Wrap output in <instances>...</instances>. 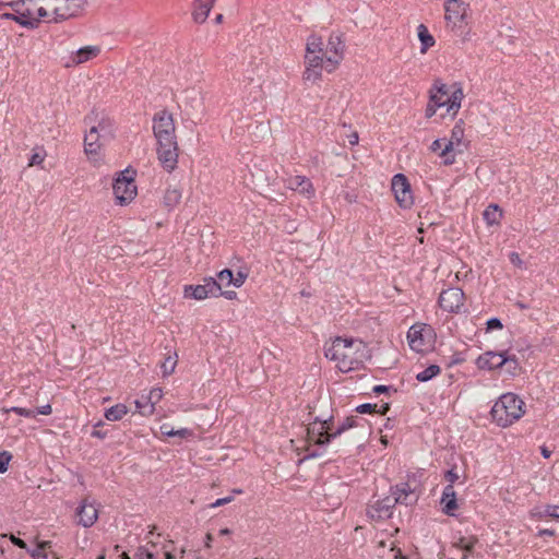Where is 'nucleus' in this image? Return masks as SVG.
Masks as SVG:
<instances>
[{
	"label": "nucleus",
	"instance_id": "obj_1",
	"mask_svg": "<svg viewBox=\"0 0 559 559\" xmlns=\"http://www.w3.org/2000/svg\"><path fill=\"white\" fill-rule=\"evenodd\" d=\"M173 115L162 110L154 115L153 132L157 141V156L164 169L173 171L178 163V143Z\"/></svg>",
	"mask_w": 559,
	"mask_h": 559
},
{
	"label": "nucleus",
	"instance_id": "obj_2",
	"mask_svg": "<svg viewBox=\"0 0 559 559\" xmlns=\"http://www.w3.org/2000/svg\"><path fill=\"white\" fill-rule=\"evenodd\" d=\"M367 346L358 338L337 336L325 345V357L342 372L358 368L366 357Z\"/></svg>",
	"mask_w": 559,
	"mask_h": 559
},
{
	"label": "nucleus",
	"instance_id": "obj_3",
	"mask_svg": "<svg viewBox=\"0 0 559 559\" xmlns=\"http://www.w3.org/2000/svg\"><path fill=\"white\" fill-rule=\"evenodd\" d=\"M325 56L326 50L322 38L310 35L306 44V68L302 73L305 82L317 83L322 79V71L325 70Z\"/></svg>",
	"mask_w": 559,
	"mask_h": 559
},
{
	"label": "nucleus",
	"instance_id": "obj_4",
	"mask_svg": "<svg viewBox=\"0 0 559 559\" xmlns=\"http://www.w3.org/2000/svg\"><path fill=\"white\" fill-rule=\"evenodd\" d=\"M464 96L462 83L460 82L448 85L441 80H436L429 91L431 102H435L440 108L447 107V111L452 117H455L459 112Z\"/></svg>",
	"mask_w": 559,
	"mask_h": 559
},
{
	"label": "nucleus",
	"instance_id": "obj_5",
	"mask_svg": "<svg viewBox=\"0 0 559 559\" xmlns=\"http://www.w3.org/2000/svg\"><path fill=\"white\" fill-rule=\"evenodd\" d=\"M37 7L38 16L47 23H58L80 14L85 0H40Z\"/></svg>",
	"mask_w": 559,
	"mask_h": 559
},
{
	"label": "nucleus",
	"instance_id": "obj_6",
	"mask_svg": "<svg viewBox=\"0 0 559 559\" xmlns=\"http://www.w3.org/2000/svg\"><path fill=\"white\" fill-rule=\"evenodd\" d=\"M525 403L514 393L502 394L491 408V417L500 427L511 426L525 414Z\"/></svg>",
	"mask_w": 559,
	"mask_h": 559
},
{
	"label": "nucleus",
	"instance_id": "obj_7",
	"mask_svg": "<svg viewBox=\"0 0 559 559\" xmlns=\"http://www.w3.org/2000/svg\"><path fill=\"white\" fill-rule=\"evenodd\" d=\"M469 4L463 0H447L444 2L445 27L454 35L466 39L467 16Z\"/></svg>",
	"mask_w": 559,
	"mask_h": 559
},
{
	"label": "nucleus",
	"instance_id": "obj_8",
	"mask_svg": "<svg viewBox=\"0 0 559 559\" xmlns=\"http://www.w3.org/2000/svg\"><path fill=\"white\" fill-rule=\"evenodd\" d=\"M333 414H317L313 421L309 423L307 428L308 441L314 445H325L333 437L330 433L333 431Z\"/></svg>",
	"mask_w": 559,
	"mask_h": 559
},
{
	"label": "nucleus",
	"instance_id": "obj_9",
	"mask_svg": "<svg viewBox=\"0 0 559 559\" xmlns=\"http://www.w3.org/2000/svg\"><path fill=\"white\" fill-rule=\"evenodd\" d=\"M465 130L463 120H459L452 131L451 136L447 140L439 156L443 157L444 165H452L455 163V154H462L467 147V142L464 140Z\"/></svg>",
	"mask_w": 559,
	"mask_h": 559
},
{
	"label": "nucleus",
	"instance_id": "obj_10",
	"mask_svg": "<svg viewBox=\"0 0 559 559\" xmlns=\"http://www.w3.org/2000/svg\"><path fill=\"white\" fill-rule=\"evenodd\" d=\"M128 169L122 171L112 185V192L116 199V204L119 206H127L138 193L134 179L132 176H128Z\"/></svg>",
	"mask_w": 559,
	"mask_h": 559
},
{
	"label": "nucleus",
	"instance_id": "obj_11",
	"mask_svg": "<svg viewBox=\"0 0 559 559\" xmlns=\"http://www.w3.org/2000/svg\"><path fill=\"white\" fill-rule=\"evenodd\" d=\"M325 71L331 73L337 69L344 58L345 44L341 34L332 33L326 43Z\"/></svg>",
	"mask_w": 559,
	"mask_h": 559
},
{
	"label": "nucleus",
	"instance_id": "obj_12",
	"mask_svg": "<svg viewBox=\"0 0 559 559\" xmlns=\"http://www.w3.org/2000/svg\"><path fill=\"white\" fill-rule=\"evenodd\" d=\"M221 290V284H217L213 277H206L203 280V284L200 285H187L183 289L186 298H192L195 300H203L207 297L218 296Z\"/></svg>",
	"mask_w": 559,
	"mask_h": 559
},
{
	"label": "nucleus",
	"instance_id": "obj_13",
	"mask_svg": "<svg viewBox=\"0 0 559 559\" xmlns=\"http://www.w3.org/2000/svg\"><path fill=\"white\" fill-rule=\"evenodd\" d=\"M477 365L481 369H497L501 368L503 365H508L510 371H514L518 368V362L514 356L510 357L507 356V353L495 352H487L479 356Z\"/></svg>",
	"mask_w": 559,
	"mask_h": 559
},
{
	"label": "nucleus",
	"instance_id": "obj_14",
	"mask_svg": "<svg viewBox=\"0 0 559 559\" xmlns=\"http://www.w3.org/2000/svg\"><path fill=\"white\" fill-rule=\"evenodd\" d=\"M391 186L399 205L403 209L411 207L413 205V194L406 176L396 174L392 179Z\"/></svg>",
	"mask_w": 559,
	"mask_h": 559
},
{
	"label": "nucleus",
	"instance_id": "obj_15",
	"mask_svg": "<svg viewBox=\"0 0 559 559\" xmlns=\"http://www.w3.org/2000/svg\"><path fill=\"white\" fill-rule=\"evenodd\" d=\"M430 329L426 324H414L407 332V341L409 347L417 352L424 353L430 346Z\"/></svg>",
	"mask_w": 559,
	"mask_h": 559
},
{
	"label": "nucleus",
	"instance_id": "obj_16",
	"mask_svg": "<svg viewBox=\"0 0 559 559\" xmlns=\"http://www.w3.org/2000/svg\"><path fill=\"white\" fill-rule=\"evenodd\" d=\"M439 305L445 311L457 312L464 305L463 290L457 287L442 290L439 296Z\"/></svg>",
	"mask_w": 559,
	"mask_h": 559
},
{
	"label": "nucleus",
	"instance_id": "obj_17",
	"mask_svg": "<svg viewBox=\"0 0 559 559\" xmlns=\"http://www.w3.org/2000/svg\"><path fill=\"white\" fill-rule=\"evenodd\" d=\"M284 185L287 189L295 191L307 199H311L316 194L311 180L306 176L289 175L284 179Z\"/></svg>",
	"mask_w": 559,
	"mask_h": 559
},
{
	"label": "nucleus",
	"instance_id": "obj_18",
	"mask_svg": "<svg viewBox=\"0 0 559 559\" xmlns=\"http://www.w3.org/2000/svg\"><path fill=\"white\" fill-rule=\"evenodd\" d=\"M100 52V48L98 46H85L72 52L66 63V68L75 67L82 63H85L94 58H96Z\"/></svg>",
	"mask_w": 559,
	"mask_h": 559
},
{
	"label": "nucleus",
	"instance_id": "obj_19",
	"mask_svg": "<svg viewBox=\"0 0 559 559\" xmlns=\"http://www.w3.org/2000/svg\"><path fill=\"white\" fill-rule=\"evenodd\" d=\"M79 524L84 527H91L98 519V510L94 503L83 500L76 512Z\"/></svg>",
	"mask_w": 559,
	"mask_h": 559
},
{
	"label": "nucleus",
	"instance_id": "obj_20",
	"mask_svg": "<svg viewBox=\"0 0 559 559\" xmlns=\"http://www.w3.org/2000/svg\"><path fill=\"white\" fill-rule=\"evenodd\" d=\"M13 10L17 13L16 22L21 24L22 26L34 28L37 27L39 21L43 20V17L38 16V12L34 13L29 9H26L25 11H22L20 7V2H13L11 3Z\"/></svg>",
	"mask_w": 559,
	"mask_h": 559
},
{
	"label": "nucleus",
	"instance_id": "obj_21",
	"mask_svg": "<svg viewBox=\"0 0 559 559\" xmlns=\"http://www.w3.org/2000/svg\"><path fill=\"white\" fill-rule=\"evenodd\" d=\"M104 141L95 128H90V131L84 136V152L87 155H97Z\"/></svg>",
	"mask_w": 559,
	"mask_h": 559
},
{
	"label": "nucleus",
	"instance_id": "obj_22",
	"mask_svg": "<svg viewBox=\"0 0 559 559\" xmlns=\"http://www.w3.org/2000/svg\"><path fill=\"white\" fill-rule=\"evenodd\" d=\"M216 0H193L192 20L198 24H203Z\"/></svg>",
	"mask_w": 559,
	"mask_h": 559
},
{
	"label": "nucleus",
	"instance_id": "obj_23",
	"mask_svg": "<svg viewBox=\"0 0 559 559\" xmlns=\"http://www.w3.org/2000/svg\"><path fill=\"white\" fill-rule=\"evenodd\" d=\"M393 503L411 504L416 500L415 493L408 484L397 485L393 491Z\"/></svg>",
	"mask_w": 559,
	"mask_h": 559
},
{
	"label": "nucleus",
	"instance_id": "obj_24",
	"mask_svg": "<svg viewBox=\"0 0 559 559\" xmlns=\"http://www.w3.org/2000/svg\"><path fill=\"white\" fill-rule=\"evenodd\" d=\"M442 511L448 515H453L457 509L456 495L452 485H447L441 497Z\"/></svg>",
	"mask_w": 559,
	"mask_h": 559
},
{
	"label": "nucleus",
	"instance_id": "obj_25",
	"mask_svg": "<svg viewBox=\"0 0 559 559\" xmlns=\"http://www.w3.org/2000/svg\"><path fill=\"white\" fill-rule=\"evenodd\" d=\"M417 36L420 41V53H426L429 48L435 46L436 40L433 36L429 33L428 28L424 24H419L417 26Z\"/></svg>",
	"mask_w": 559,
	"mask_h": 559
},
{
	"label": "nucleus",
	"instance_id": "obj_26",
	"mask_svg": "<svg viewBox=\"0 0 559 559\" xmlns=\"http://www.w3.org/2000/svg\"><path fill=\"white\" fill-rule=\"evenodd\" d=\"M91 128H95L104 140H108L114 136L115 124L114 121L108 117H102L96 126H92Z\"/></svg>",
	"mask_w": 559,
	"mask_h": 559
},
{
	"label": "nucleus",
	"instance_id": "obj_27",
	"mask_svg": "<svg viewBox=\"0 0 559 559\" xmlns=\"http://www.w3.org/2000/svg\"><path fill=\"white\" fill-rule=\"evenodd\" d=\"M128 412V407L124 404L119 403L106 409L104 416L109 421H118L121 420Z\"/></svg>",
	"mask_w": 559,
	"mask_h": 559
},
{
	"label": "nucleus",
	"instance_id": "obj_28",
	"mask_svg": "<svg viewBox=\"0 0 559 559\" xmlns=\"http://www.w3.org/2000/svg\"><path fill=\"white\" fill-rule=\"evenodd\" d=\"M51 547V542H40L37 547L31 551L34 559H58L55 554H48L45 550Z\"/></svg>",
	"mask_w": 559,
	"mask_h": 559
},
{
	"label": "nucleus",
	"instance_id": "obj_29",
	"mask_svg": "<svg viewBox=\"0 0 559 559\" xmlns=\"http://www.w3.org/2000/svg\"><path fill=\"white\" fill-rule=\"evenodd\" d=\"M180 198L181 194L177 190V188H169L165 191L163 203L166 207H176L179 203Z\"/></svg>",
	"mask_w": 559,
	"mask_h": 559
},
{
	"label": "nucleus",
	"instance_id": "obj_30",
	"mask_svg": "<svg viewBox=\"0 0 559 559\" xmlns=\"http://www.w3.org/2000/svg\"><path fill=\"white\" fill-rule=\"evenodd\" d=\"M160 431L163 435L167 437H180V438H190L193 436V431L187 428H181L178 430H175L169 427V425L164 424L160 426Z\"/></svg>",
	"mask_w": 559,
	"mask_h": 559
},
{
	"label": "nucleus",
	"instance_id": "obj_31",
	"mask_svg": "<svg viewBox=\"0 0 559 559\" xmlns=\"http://www.w3.org/2000/svg\"><path fill=\"white\" fill-rule=\"evenodd\" d=\"M310 415H313V417L317 414H326L330 412L332 414L331 409V402L329 397H321L317 401V403L313 404V406L310 407Z\"/></svg>",
	"mask_w": 559,
	"mask_h": 559
},
{
	"label": "nucleus",
	"instance_id": "obj_32",
	"mask_svg": "<svg viewBox=\"0 0 559 559\" xmlns=\"http://www.w3.org/2000/svg\"><path fill=\"white\" fill-rule=\"evenodd\" d=\"M440 367L438 365H430L423 371L416 374V379L419 382H427L440 373Z\"/></svg>",
	"mask_w": 559,
	"mask_h": 559
},
{
	"label": "nucleus",
	"instance_id": "obj_33",
	"mask_svg": "<svg viewBox=\"0 0 559 559\" xmlns=\"http://www.w3.org/2000/svg\"><path fill=\"white\" fill-rule=\"evenodd\" d=\"M134 404L138 413L142 416L148 417L153 415L155 412V408L152 406V403L147 402L144 395L141 397V400H136Z\"/></svg>",
	"mask_w": 559,
	"mask_h": 559
},
{
	"label": "nucleus",
	"instance_id": "obj_34",
	"mask_svg": "<svg viewBox=\"0 0 559 559\" xmlns=\"http://www.w3.org/2000/svg\"><path fill=\"white\" fill-rule=\"evenodd\" d=\"M177 366V354L168 355L162 364L163 374L169 376L175 371Z\"/></svg>",
	"mask_w": 559,
	"mask_h": 559
},
{
	"label": "nucleus",
	"instance_id": "obj_35",
	"mask_svg": "<svg viewBox=\"0 0 559 559\" xmlns=\"http://www.w3.org/2000/svg\"><path fill=\"white\" fill-rule=\"evenodd\" d=\"M355 424V420L353 417H347L341 425H338L336 428L333 426V431L330 433V437L336 438L341 436L344 431L352 428Z\"/></svg>",
	"mask_w": 559,
	"mask_h": 559
},
{
	"label": "nucleus",
	"instance_id": "obj_36",
	"mask_svg": "<svg viewBox=\"0 0 559 559\" xmlns=\"http://www.w3.org/2000/svg\"><path fill=\"white\" fill-rule=\"evenodd\" d=\"M216 282H217V284H221V288L223 286L233 285V282H234V274H233V272L229 269H225V270L221 271L217 274V281Z\"/></svg>",
	"mask_w": 559,
	"mask_h": 559
},
{
	"label": "nucleus",
	"instance_id": "obj_37",
	"mask_svg": "<svg viewBox=\"0 0 559 559\" xmlns=\"http://www.w3.org/2000/svg\"><path fill=\"white\" fill-rule=\"evenodd\" d=\"M502 212H483V219L488 226L499 225Z\"/></svg>",
	"mask_w": 559,
	"mask_h": 559
},
{
	"label": "nucleus",
	"instance_id": "obj_38",
	"mask_svg": "<svg viewBox=\"0 0 559 559\" xmlns=\"http://www.w3.org/2000/svg\"><path fill=\"white\" fill-rule=\"evenodd\" d=\"M396 503H393V498H386L381 502H378V511L380 512L379 516H389L390 509L394 507Z\"/></svg>",
	"mask_w": 559,
	"mask_h": 559
},
{
	"label": "nucleus",
	"instance_id": "obj_39",
	"mask_svg": "<svg viewBox=\"0 0 559 559\" xmlns=\"http://www.w3.org/2000/svg\"><path fill=\"white\" fill-rule=\"evenodd\" d=\"M45 157H46V153L43 148H38V150L34 151L29 158L28 166L41 165L45 160Z\"/></svg>",
	"mask_w": 559,
	"mask_h": 559
},
{
	"label": "nucleus",
	"instance_id": "obj_40",
	"mask_svg": "<svg viewBox=\"0 0 559 559\" xmlns=\"http://www.w3.org/2000/svg\"><path fill=\"white\" fill-rule=\"evenodd\" d=\"M163 390L160 388L152 389L148 394L145 396L147 402L152 403V406L155 408V405L162 400Z\"/></svg>",
	"mask_w": 559,
	"mask_h": 559
},
{
	"label": "nucleus",
	"instance_id": "obj_41",
	"mask_svg": "<svg viewBox=\"0 0 559 559\" xmlns=\"http://www.w3.org/2000/svg\"><path fill=\"white\" fill-rule=\"evenodd\" d=\"M477 539L475 537H472L469 539H466L464 537L460 538L457 546L468 552H471L474 548V545L476 544Z\"/></svg>",
	"mask_w": 559,
	"mask_h": 559
},
{
	"label": "nucleus",
	"instance_id": "obj_42",
	"mask_svg": "<svg viewBox=\"0 0 559 559\" xmlns=\"http://www.w3.org/2000/svg\"><path fill=\"white\" fill-rule=\"evenodd\" d=\"M7 412H14L15 414L28 418H34L36 416V412L29 408L24 407H12L10 409H7Z\"/></svg>",
	"mask_w": 559,
	"mask_h": 559
},
{
	"label": "nucleus",
	"instance_id": "obj_43",
	"mask_svg": "<svg viewBox=\"0 0 559 559\" xmlns=\"http://www.w3.org/2000/svg\"><path fill=\"white\" fill-rule=\"evenodd\" d=\"M11 459L12 455L9 452H0V473H4L8 471V465Z\"/></svg>",
	"mask_w": 559,
	"mask_h": 559
},
{
	"label": "nucleus",
	"instance_id": "obj_44",
	"mask_svg": "<svg viewBox=\"0 0 559 559\" xmlns=\"http://www.w3.org/2000/svg\"><path fill=\"white\" fill-rule=\"evenodd\" d=\"M247 277H248V274L246 272L239 271L236 274V276H234L233 285L235 287H241L245 284Z\"/></svg>",
	"mask_w": 559,
	"mask_h": 559
},
{
	"label": "nucleus",
	"instance_id": "obj_45",
	"mask_svg": "<svg viewBox=\"0 0 559 559\" xmlns=\"http://www.w3.org/2000/svg\"><path fill=\"white\" fill-rule=\"evenodd\" d=\"M544 514L546 516L559 520V507H557V506H547L545 511H544Z\"/></svg>",
	"mask_w": 559,
	"mask_h": 559
},
{
	"label": "nucleus",
	"instance_id": "obj_46",
	"mask_svg": "<svg viewBox=\"0 0 559 559\" xmlns=\"http://www.w3.org/2000/svg\"><path fill=\"white\" fill-rule=\"evenodd\" d=\"M439 108L440 107L437 106L436 103L431 102V99L429 98V102H428L426 110H425L426 118H431L432 116H435Z\"/></svg>",
	"mask_w": 559,
	"mask_h": 559
},
{
	"label": "nucleus",
	"instance_id": "obj_47",
	"mask_svg": "<svg viewBox=\"0 0 559 559\" xmlns=\"http://www.w3.org/2000/svg\"><path fill=\"white\" fill-rule=\"evenodd\" d=\"M447 143V139H437L435 140L431 145L430 150L431 152L439 153L442 151L444 144Z\"/></svg>",
	"mask_w": 559,
	"mask_h": 559
},
{
	"label": "nucleus",
	"instance_id": "obj_48",
	"mask_svg": "<svg viewBox=\"0 0 559 559\" xmlns=\"http://www.w3.org/2000/svg\"><path fill=\"white\" fill-rule=\"evenodd\" d=\"M233 500H234L233 496H228V497H225V498H219V499H217L215 502H213L211 504V508H218L221 506L230 503Z\"/></svg>",
	"mask_w": 559,
	"mask_h": 559
},
{
	"label": "nucleus",
	"instance_id": "obj_49",
	"mask_svg": "<svg viewBox=\"0 0 559 559\" xmlns=\"http://www.w3.org/2000/svg\"><path fill=\"white\" fill-rule=\"evenodd\" d=\"M377 407L376 404H361L357 407V412L361 413V414H366V413H371L374 411V408Z\"/></svg>",
	"mask_w": 559,
	"mask_h": 559
},
{
	"label": "nucleus",
	"instance_id": "obj_50",
	"mask_svg": "<svg viewBox=\"0 0 559 559\" xmlns=\"http://www.w3.org/2000/svg\"><path fill=\"white\" fill-rule=\"evenodd\" d=\"M103 421H98L96 425H95V429L92 431V437H95V438H98V439H104L106 438V432L102 431V430H98L97 428L103 426Z\"/></svg>",
	"mask_w": 559,
	"mask_h": 559
},
{
	"label": "nucleus",
	"instance_id": "obj_51",
	"mask_svg": "<svg viewBox=\"0 0 559 559\" xmlns=\"http://www.w3.org/2000/svg\"><path fill=\"white\" fill-rule=\"evenodd\" d=\"M487 329L488 330L502 329V323L499 319L492 318L487 321Z\"/></svg>",
	"mask_w": 559,
	"mask_h": 559
},
{
	"label": "nucleus",
	"instance_id": "obj_52",
	"mask_svg": "<svg viewBox=\"0 0 559 559\" xmlns=\"http://www.w3.org/2000/svg\"><path fill=\"white\" fill-rule=\"evenodd\" d=\"M509 258H510L511 263L514 264L515 266H519V267L523 266V261L516 252H511Z\"/></svg>",
	"mask_w": 559,
	"mask_h": 559
},
{
	"label": "nucleus",
	"instance_id": "obj_53",
	"mask_svg": "<svg viewBox=\"0 0 559 559\" xmlns=\"http://www.w3.org/2000/svg\"><path fill=\"white\" fill-rule=\"evenodd\" d=\"M136 556L138 559H154L153 554L144 548H140Z\"/></svg>",
	"mask_w": 559,
	"mask_h": 559
},
{
	"label": "nucleus",
	"instance_id": "obj_54",
	"mask_svg": "<svg viewBox=\"0 0 559 559\" xmlns=\"http://www.w3.org/2000/svg\"><path fill=\"white\" fill-rule=\"evenodd\" d=\"M459 478V475L454 472V469H450L445 474V479L450 483L449 485L453 486V483Z\"/></svg>",
	"mask_w": 559,
	"mask_h": 559
},
{
	"label": "nucleus",
	"instance_id": "obj_55",
	"mask_svg": "<svg viewBox=\"0 0 559 559\" xmlns=\"http://www.w3.org/2000/svg\"><path fill=\"white\" fill-rule=\"evenodd\" d=\"M10 539H11V542H12L15 546H17V547H20V548H22V549H27V545H26V543H25L24 540H22L21 538H17V537H15L14 535H11V536H10Z\"/></svg>",
	"mask_w": 559,
	"mask_h": 559
},
{
	"label": "nucleus",
	"instance_id": "obj_56",
	"mask_svg": "<svg viewBox=\"0 0 559 559\" xmlns=\"http://www.w3.org/2000/svg\"><path fill=\"white\" fill-rule=\"evenodd\" d=\"M51 412H52V408H51L50 404H46V405L39 407L37 411V413L41 414V415H49V414H51Z\"/></svg>",
	"mask_w": 559,
	"mask_h": 559
},
{
	"label": "nucleus",
	"instance_id": "obj_57",
	"mask_svg": "<svg viewBox=\"0 0 559 559\" xmlns=\"http://www.w3.org/2000/svg\"><path fill=\"white\" fill-rule=\"evenodd\" d=\"M219 295H222V296H224L226 299H229V300H230V299L235 298L236 293H235V292H233V290H226V292H222V290H219L218 296H219Z\"/></svg>",
	"mask_w": 559,
	"mask_h": 559
},
{
	"label": "nucleus",
	"instance_id": "obj_58",
	"mask_svg": "<svg viewBox=\"0 0 559 559\" xmlns=\"http://www.w3.org/2000/svg\"><path fill=\"white\" fill-rule=\"evenodd\" d=\"M389 391V386L386 385H376L373 388V392L377 393V394H381V393H384V392H388Z\"/></svg>",
	"mask_w": 559,
	"mask_h": 559
},
{
	"label": "nucleus",
	"instance_id": "obj_59",
	"mask_svg": "<svg viewBox=\"0 0 559 559\" xmlns=\"http://www.w3.org/2000/svg\"><path fill=\"white\" fill-rule=\"evenodd\" d=\"M540 452H542V455H543L545 459H548V457H550V455H551V451H550V450H548L546 447H542Z\"/></svg>",
	"mask_w": 559,
	"mask_h": 559
},
{
	"label": "nucleus",
	"instance_id": "obj_60",
	"mask_svg": "<svg viewBox=\"0 0 559 559\" xmlns=\"http://www.w3.org/2000/svg\"><path fill=\"white\" fill-rule=\"evenodd\" d=\"M539 535L540 536H544V535L554 536L555 535V531L548 530V528L540 530L539 531Z\"/></svg>",
	"mask_w": 559,
	"mask_h": 559
},
{
	"label": "nucleus",
	"instance_id": "obj_61",
	"mask_svg": "<svg viewBox=\"0 0 559 559\" xmlns=\"http://www.w3.org/2000/svg\"><path fill=\"white\" fill-rule=\"evenodd\" d=\"M16 16H17V13L16 14H13V13H4L2 15L3 19H10V20H13L16 22Z\"/></svg>",
	"mask_w": 559,
	"mask_h": 559
},
{
	"label": "nucleus",
	"instance_id": "obj_62",
	"mask_svg": "<svg viewBox=\"0 0 559 559\" xmlns=\"http://www.w3.org/2000/svg\"><path fill=\"white\" fill-rule=\"evenodd\" d=\"M205 539H206V540H205V547L210 548V547H211V543H212V540H213L212 535H211L210 533H209V534H206Z\"/></svg>",
	"mask_w": 559,
	"mask_h": 559
},
{
	"label": "nucleus",
	"instance_id": "obj_63",
	"mask_svg": "<svg viewBox=\"0 0 559 559\" xmlns=\"http://www.w3.org/2000/svg\"><path fill=\"white\" fill-rule=\"evenodd\" d=\"M349 143H350V144H353V145L358 143V135H357V133H354V134L350 136V139H349Z\"/></svg>",
	"mask_w": 559,
	"mask_h": 559
},
{
	"label": "nucleus",
	"instance_id": "obj_64",
	"mask_svg": "<svg viewBox=\"0 0 559 559\" xmlns=\"http://www.w3.org/2000/svg\"><path fill=\"white\" fill-rule=\"evenodd\" d=\"M486 210H492V211H496V210H500L499 205L496 204V203H490Z\"/></svg>",
	"mask_w": 559,
	"mask_h": 559
}]
</instances>
